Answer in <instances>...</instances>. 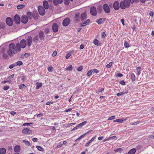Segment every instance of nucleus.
I'll return each mask as SVG.
<instances>
[{
    "label": "nucleus",
    "instance_id": "e433bc0d",
    "mask_svg": "<svg viewBox=\"0 0 154 154\" xmlns=\"http://www.w3.org/2000/svg\"><path fill=\"white\" fill-rule=\"evenodd\" d=\"M32 17L35 20H37L38 19L39 16L38 14H34Z\"/></svg>",
    "mask_w": 154,
    "mask_h": 154
},
{
    "label": "nucleus",
    "instance_id": "de8ad7c7",
    "mask_svg": "<svg viewBox=\"0 0 154 154\" xmlns=\"http://www.w3.org/2000/svg\"><path fill=\"white\" fill-rule=\"evenodd\" d=\"M71 54L70 53L67 54L65 56V58L67 59H68L70 56Z\"/></svg>",
    "mask_w": 154,
    "mask_h": 154
},
{
    "label": "nucleus",
    "instance_id": "864d4df0",
    "mask_svg": "<svg viewBox=\"0 0 154 154\" xmlns=\"http://www.w3.org/2000/svg\"><path fill=\"white\" fill-rule=\"evenodd\" d=\"M106 33L104 32H103L101 33V37L102 38H104L106 36Z\"/></svg>",
    "mask_w": 154,
    "mask_h": 154
},
{
    "label": "nucleus",
    "instance_id": "6ab92c4d",
    "mask_svg": "<svg viewBox=\"0 0 154 154\" xmlns=\"http://www.w3.org/2000/svg\"><path fill=\"white\" fill-rule=\"evenodd\" d=\"M54 5L55 6L57 5L58 4H61L63 2V0H53Z\"/></svg>",
    "mask_w": 154,
    "mask_h": 154
},
{
    "label": "nucleus",
    "instance_id": "1a4fd4ad",
    "mask_svg": "<svg viewBox=\"0 0 154 154\" xmlns=\"http://www.w3.org/2000/svg\"><path fill=\"white\" fill-rule=\"evenodd\" d=\"M20 20L22 23L26 24L28 21V17L25 15L21 17Z\"/></svg>",
    "mask_w": 154,
    "mask_h": 154
},
{
    "label": "nucleus",
    "instance_id": "3c124183",
    "mask_svg": "<svg viewBox=\"0 0 154 154\" xmlns=\"http://www.w3.org/2000/svg\"><path fill=\"white\" fill-rule=\"evenodd\" d=\"M62 143L61 142H60V143H58L57 146V148H60L62 146Z\"/></svg>",
    "mask_w": 154,
    "mask_h": 154
},
{
    "label": "nucleus",
    "instance_id": "412c9836",
    "mask_svg": "<svg viewBox=\"0 0 154 154\" xmlns=\"http://www.w3.org/2000/svg\"><path fill=\"white\" fill-rule=\"evenodd\" d=\"M94 44L97 46H100L102 45V44L97 39H95L93 41Z\"/></svg>",
    "mask_w": 154,
    "mask_h": 154
},
{
    "label": "nucleus",
    "instance_id": "338daca9",
    "mask_svg": "<svg viewBox=\"0 0 154 154\" xmlns=\"http://www.w3.org/2000/svg\"><path fill=\"white\" fill-rule=\"evenodd\" d=\"M110 139H111L112 140H114V139L116 140L117 138V137L115 136H112L111 137H110Z\"/></svg>",
    "mask_w": 154,
    "mask_h": 154
},
{
    "label": "nucleus",
    "instance_id": "4be33fe9",
    "mask_svg": "<svg viewBox=\"0 0 154 154\" xmlns=\"http://www.w3.org/2000/svg\"><path fill=\"white\" fill-rule=\"evenodd\" d=\"M90 21L89 19L87 20L85 22L82 23H80V26H85L88 25L90 22Z\"/></svg>",
    "mask_w": 154,
    "mask_h": 154
},
{
    "label": "nucleus",
    "instance_id": "6e6d98bb",
    "mask_svg": "<svg viewBox=\"0 0 154 154\" xmlns=\"http://www.w3.org/2000/svg\"><path fill=\"white\" fill-rule=\"evenodd\" d=\"M25 86V85L24 84H21L20 85V87H19V88L20 89H23V88H24Z\"/></svg>",
    "mask_w": 154,
    "mask_h": 154
},
{
    "label": "nucleus",
    "instance_id": "0e129e2a",
    "mask_svg": "<svg viewBox=\"0 0 154 154\" xmlns=\"http://www.w3.org/2000/svg\"><path fill=\"white\" fill-rule=\"evenodd\" d=\"M116 76L119 77H121L123 76V75L120 73H118L116 75Z\"/></svg>",
    "mask_w": 154,
    "mask_h": 154
},
{
    "label": "nucleus",
    "instance_id": "f704fd0d",
    "mask_svg": "<svg viewBox=\"0 0 154 154\" xmlns=\"http://www.w3.org/2000/svg\"><path fill=\"white\" fill-rule=\"evenodd\" d=\"M25 6L24 5H19L17 6V8L18 9H20L23 8Z\"/></svg>",
    "mask_w": 154,
    "mask_h": 154
},
{
    "label": "nucleus",
    "instance_id": "79ce46f5",
    "mask_svg": "<svg viewBox=\"0 0 154 154\" xmlns=\"http://www.w3.org/2000/svg\"><path fill=\"white\" fill-rule=\"evenodd\" d=\"M124 46L126 48H128L130 47L129 44L126 41L124 43Z\"/></svg>",
    "mask_w": 154,
    "mask_h": 154
},
{
    "label": "nucleus",
    "instance_id": "13d9d810",
    "mask_svg": "<svg viewBox=\"0 0 154 154\" xmlns=\"http://www.w3.org/2000/svg\"><path fill=\"white\" fill-rule=\"evenodd\" d=\"M115 116H112L109 118L108 120H113L115 118Z\"/></svg>",
    "mask_w": 154,
    "mask_h": 154
},
{
    "label": "nucleus",
    "instance_id": "7ed1b4c3",
    "mask_svg": "<svg viewBox=\"0 0 154 154\" xmlns=\"http://www.w3.org/2000/svg\"><path fill=\"white\" fill-rule=\"evenodd\" d=\"M38 10L40 14L42 16L44 15L45 13L44 8L42 5L38 6Z\"/></svg>",
    "mask_w": 154,
    "mask_h": 154
},
{
    "label": "nucleus",
    "instance_id": "cd10ccee",
    "mask_svg": "<svg viewBox=\"0 0 154 154\" xmlns=\"http://www.w3.org/2000/svg\"><path fill=\"white\" fill-rule=\"evenodd\" d=\"M6 152V150L4 148H2L0 149V154H5Z\"/></svg>",
    "mask_w": 154,
    "mask_h": 154
},
{
    "label": "nucleus",
    "instance_id": "f03ea898",
    "mask_svg": "<svg viewBox=\"0 0 154 154\" xmlns=\"http://www.w3.org/2000/svg\"><path fill=\"white\" fill-rule=\"evenodd\" d=\"M130 4L128 0H123L120 3V7L122 9L128 8L130 6Z\"/></svg>",
    "mask_w": 154,
    "mask_h": 154
},
{
    "label": "nucleus",
    "instance_id": "a878e982",
    "mask_svg": "<svg viewBox=\"0 0 154 154\" xmlns=\"http://www.w3.org/2000/svg\"><path fill=\"white\" fill-rule=\"evenodd\" d=\"M103 7L100 5L98 6L97 10L99 13H101L103 12Z\"/></svg>",
    "mask_w": 154,
    "mask_h": 154
},
{
    "label": "nucleus",
    "instance_id": "7c9ffc66",
    "mask_svg": "<svg viewBox=\"0 0 154 154\" xmlns=\"http://www.w3.org/2000/svg\"><path fill=\"white\" fill-rule=\"evenodd\" d=\"M5 24L4 23L1 22L0 23V28L2 29H4L5 27Z\"/></svg>",
    "mask_w": 154,
    "mask_h": 154
},
{
    "label": "nucleus",
    "instance_id": "a211bd4d",
    "mask_svg": "<svg viewBox=\"0 0 154 154\" xmlns=\"http://www.w3.org/2000/svg\"><path fill=\"white\" fill-rule=\"evenodd\" d=\"M87 18V16L86 13L84 12L82 14L81 16V20L82 21H83Z\"/></svg>",
    "mask_w": 154,
    "mask_h": 154
},
{
    "label": "nucleus",
    "instance_id": "ddd939ff",
    "mask_svg": "<svg viewBox=\"0 0 154 154\" xmlns=\"http://www.w3.org/2000/svg\"><path fill=\"white\" fill-rule=\"evenodd\" d=\"M26 41L27 42L28 46V47H30L32 42V37L30 36H28L27 38L26 39Z\"/></svg>",
    "mask_w": 154,
    "mask_h": 154
},
{
    "label": "nucleus",
    "instance_id": "2eb2a0df",
    "mask_svg": "<svg viewBox=\"0 0 154 154\" xmlns=\"http://www.w3.org/2000/svg\"><path fill=\"white\" fill-rule=\"evenodd\" d=\"M106 20V18L103 17L97 19L96 22L99 24H103Z\"/></svg>",
    "mask_w": 154,
    "mask_h": 154
},
{
    "label": "nucleus",
    "instance_id": "bb28decb",
    "mask_svg": "<svg viewBox=\"0 0 154 154\" xmlns=\"http://www.w3.org/2000/svg\"><path fill=\"white\" fill-rule=\"evenodd\" d=\"M136 70L137 72V75H139L140 74L141 71V67L140 66L137 67L136 68Z\"/></svg>",
    "mask_w": 154,
    "mask_h": 154
},
{
    "label": "nucleus",
    "instance_id": "8fccbe9b",
    "mask_svg": "<svg viewBox=\"0 0 154 154\" xmlns=\"http://www.w3.org/2000/svg\"><path fill=\"white\" fill-rule=\"evenodd\" d=\"M53 68L52 67L50 66L48 68V70L49 72H52Z\"/></svg>",
    "mask_w": 154,
    "mask_h": 154
},
{
    "label": "nucleus",
    "instance_id": "4468645a",
    "mask_svg": "<svg viewBox=\"0 0 154 154\" xmlns=\"http://www.w3.org/2000/svg\"><path fill=\"white\" fill-rule=\"evenodd\" d=\"M80 14L79 13H78L75 14L74 17L75 20V22H77L79 21L80 20Z\"/></svg>",
    "mask_w": 154,
    "mask_h": 154
},
{
    "label": "nucleus",
    "instance_id": "58836bf2",
    "mask_svg": "<svg viewBox=\"0 0 154 154\" xmlns=\"http://www.w3.org/2000/svg\"><path fill=\"white\" fill-rule=\"evenodd\" d=\"M127 92H120V93H117L116 94V95L117 96L119 97L120 96L122 95L123 94H127Z\"/></svg>",
    "mask_w": 154,
    "mask_h": 154
},
{
    "label": "nucleus",
    "instance_id": "f8f14e48",
    "mask_svg": "<svg viewBox=\"0 0 154 154\" xmlns=\"http://www.w3.org/2000/svg\"><path fill=\"white\" fill-rule=\"evenodd\" d=\"M20 47L23 48H25L26 45V41L25 39H22L20 42Z\"/></svg>",
    "mask_w": 154,
    "mask_h": 154
},
{
    "label": "nucleus",
    "instance_id": "774afa93",
    "mask_svg": "<svg viewBox=\"0 0 154 154\" xmlns=\"http://www.w3.org/2000/svg\"><path fill=\"white\" fill-rule=\"evenodd\" d=\"M57 54V52L56 51H54L52 54V56L54 57Z\"/></svg>",
    "mask_w": 154,
    "mask_h": 154
},
{
    "label": "nucleus",
    "instance_id": "603ef678",
    "mask_svg": "<svg viewBox=\"0 0 154 154\" xmlns=\"http://www.w3.org/2000/svg\"><path fill=\"white\" fill-rule=\"evenodd\" d=\"M9 88V86L6 85L5 86L4 88L3 89L5 91L8 90Z\"/></svg>",
    "mask_w": 154,
    "mask_h": 154
},
{
    "label": "nucleus",
    "instance_id": "69168bd1",
    "mask_svg": "<svg viewBox=\"0 0 154 154\" xmlns=\"http://www.w3.org/2000/svg\"><path fill=\"white\" fill-rule=\"evenodd\" d=\"M3 57L5 59H7L8 57V55L6 54H3Z\"/></svg>",
    "mask_w": 154,
    "mask_h": 154
},
{
    "label": "nucleus",
    "instance_id": "c756f323",
    "mask_svg": "<svg viewBox=\"0 0 154 154\" xmlns=\"http://www.w3.org/2000/svg\"><path fill=\"white\" fill-rule=\"evenodd\" d=\"M38 36L37 35L34 37L33 38V42L37 43L38 42Z\"/></svg>",
    "mask_w": 154,
    "mask_h": 154
},
{
    "label": "nucleus",
    "instance_id": "f257e3e1",
    "mask_svg": "<svg viewBox=\"0 0 154 154\" xmlns=\"http://www.w3.org/2000/svg\"><path fill=\"white\" fill-rule=\"evenodd\" d=\"M9 50L8 51V55L11 56L12 54H16L17 53L15 45L13 43L10 44L9 45Z\"/></svg>",
    "mask_w": 154,
    "mask_h": 154
},
{
    "label": "nucleus",
    "instance_id": "37998d69",
    "mask_svg": "<svg viewBox=\"0 0 154 154\" xmlns=\"http://www.w3.org/2000/svg\"><path fill=\"white\" fill-rule=\"evenodd\" d=\"M16 63L17 66H20L22 65L23 64L22 62L20 61H19L16 62Z\"/></svg>",
    "mask_w": 154,
    "mask_h": 154
},
{
    "label": "nucleus",
    "instance_id": "473e14b6",
    "mask_svg": "<svg viewBox=\"0 0 154 154\" xmlns=\"http://www.w3.org/2000/svg\"><path fill=\"white\" fill-rule=\"evenodd\" d=\"M42 86V83H39L38 84H37V85H36L35 87L36 89H38L40 87H41Z\"/></svg>",
    "mask_w": 154,
    "mask_h": 154
},
{
    "label": "nucleus",
    "instance_id": "5fc2aeb1",
    "mask_svg": "<svg viewBox=\"0 0 154 154\" xmlns=\"http://www.w3.org/2000/svg\"><path fill=\"white\" fill-rule=\"evenodd\" d=\"M69 0H65L64 2V3L65 5H68L69 4Z\"/></svg>",
    "mask_w": 154,
    "mask_h": 154
},
{
    "label": "nucleus",
    "instance_id": "49530a36",
    "mask_svg": "<svg viewBox=\"0 0 154 154\" xmlns=\"http://www.w3.org/2000/svg\"><path fill=\"white\" fill-rule=\"evenodd\" d=\"M83 69V66H81L79 67L78 68L77 70L78 71L80 72Z\"/></svg>",
    "mask_w": 154,
    "mask_h": 154
},
{
    "label": "nucleus",
    "instance_id": "5701e85b",
    "mask_svg": "<svg viewBox=\"0 0 154 154\" xmlns=\"http://www.w3.org/2000/svg\"><path fill=\"white\" fill-rule=\"evenodd\" d=\"M20 150V146L18 145L15 146L14 148V151L15 152H18Z\"/></svg>",
    "mask_w": 154,
    "mask_h": 154
},
{
    "label": "nucleus",
    "instance_id": "6e6552de",
    "mask_svg": "<svg viewBox=\"0 0 154 154\" xmlns=\"http://www.w3.org/2000/svg\"><path fill=\"white\" fill-rule=\"evenodd\" d=\"M6 24L9 26H11L13 24V21L12 19L10 17H8L6 19Z\"/></svg>",
    "mask_w": 154,
    "mask_h": 154
},
{
    "label": "nucleus",
    "instance_id": "c03bdc74",
    "mask_svg": "<svg viewBox=\"0 0 154 154\" xmlns=\"http://www.w3.org/2000/svg\"><path fill=\"white\" fill-rule=\"evenodd\" d=\"M112 62H111L110 63H109V64H107L106 65V66L107 68H110L111 66L112 65Z\"/></svg>",
    "mask_w": 154,
    "mask_h": 154
},
{
    "label": "nucleus",
    "instance_id": "4d7b16f0",
    "mask_svg": "<svg viewBox=\"0 0 154 154\" xmlns=\"http://www.w3.org/2000/svg\"><path fill=\"white\" fill-rule=\"evenodd\" d=\"M6 80H7L8 81V82H9V83H11L12 81H11V79L9 77V76L8 78H7V79H6Z\"/></svg>",
    "mask_w": 154,
    "mask_h": 154
},
{
    "label": "nucleus",
    "instance_id": "0eeeda50",
    "mask_svg": "<svg viewBox=\"0 0 154 154\" xmlns=\"http://www.w3.org/2000/svg\"><path fill=\"white\" fill-rule=\"evenodd\" d=\"M22 132L23 134H32V131L29 128H25L22 130Z\"/></svg>",
    "mask_w": 154,
    "mask_h": 154
},
{
    "label": "nucleus",
    "instance_id": "052dcab7",
    "mask_svg": "<svg viewBox=\"0 0 154 154\" xmlns=\"http://www.w3.org/2000/svg\"><path fill=\"white\" fill-rule=\"evenodd\" d=\"M120 83L123 85H125V83L123 80L121 81L120 82Z\"/></svg>",
    "mask_w": 154,
    "mask_h": 154
},
{
    "label": "nucleus",
    "instance_id": "dca6fc26",
    "mask_svg": "<svg viewBox=\"0 0 154 154\" xmlns=\"http://www.w3.org/2000/svg\"><path fill=\"white\" fill-rule=\"evenodd\" d=\"M119 5L118 1H115L114 2L113 7L115 9L118 10L119 8Z\"/></svg>",
    "mask_w": 154,
    "mask_h": 154
},
{
    "label": "nucleus",
    "instance_id": "393cba45",
    "mask_svg": "<svg viewBox=\"0 0 154 154\" xmlns=\"http://www.w3.org/2000/svg\"><path fill=\"white\" fill-rule=\"evenodd\" d=\"M136 151L135 148H133L131 149L128 152V154H134Z\"/></svg>",
    "mask_w": 154,
    "mask_h": 154
},
{
    "label": "nucleus",
    "instance_id": "9b49d317",
    "mask_svg": "<svg viewBox=\"0 0 154 154\" xmlns=\"http://www.w3.org/2000/svg\"><path fill=\"white\" fill-rule=\"evenodd\" d=\"M52 29L53 31L55 32H57L58 30V25L56 23H54L52 25Z\"/></svg>",
    "mask_w": 154,
    "mask_h": 154
},
{
    "label": "nucleus",
    "instance_id": "b1692460",
    "mask_svg": "<svg viewBox=\"0 0 154 154\" xmlns=\"http://www.w3.org/2000/svg\"><path fill=\"white\" fill-rule=\"evenodd\" d=\"M95 138V136L93 137L92 139H91L90 140H89L88 142L86 143V144H85V146L86 147L89 146L90 143L94 140Z\"/></svg>",
    "mask_w": 154,
    "mask_h": 154
},
{
    "label": "nucleus",
    "instance_id": "ea45409f",
    "mask_svg": "<svg viewBox=\"0 0 154 154\" xmlns=\"http://www.w3.org/2000/svg\"><path fill=\"white\" fill-rule=\"evenodd\" d=\"M66 70L69 71H71L72 70V65H69V66L66 68Z\"/></svg>",
    "mask_w": 154,
    "mask_h": 154
},
{
    "label": "nucleus",
    "instance_id": "aec40b11",
    "mask_svg": "<svg viewBox=\"0 0 154 154\" xmlns=\"http://www.w3.org/2000/svg\"><path fill=\"white\" fill-rule=\"evenodd\" d=\"M43 5L44 8L45 9H48L49 8V5L48 2L47 1H44L43 2Z\"/></svg>",
    "mask_w": 154,
    "mask_h": 154
},
{
    "label": "nucleus",
    "instance_id": "c85d7f7f",
    "mask_svg": "<svg viewBox=\"0 0 154 154\" xmlns=\"http://www.w3.org/2000/svg\"><path fill=\"white\" fill-rule=\"evenodd\" d=\"M131 78L132 81L133 82L136 80V76L133 73H131Z\"/></svg>",
    "mask_w": 154,
    "mask_h": 154
},
{
    "label": "nucleus",
    "instance_id": "2f4dec72",
    "mask_svg": "<svg viewBox=\"0 0 154 154\" xmlns=\"http://www.w3.org/2000/svg\"><path fill=\"white\" fill-rule=\"evenodd\" d=\"M27 16L29 18L31 19L33 16L32 13L30 11L27 12Z\"/></svg>",
    "mask_w": 154,
    "mask_h": 154
},
{
    "label": "nucleus",
    "instance_id": "423d86ee",
    "mask_svg": "<svg viewBox=\"0 0 154 154\" xmlns=\"http://www.w3.org/2000/svg\"><path fill=\"white\" fill-rule=\"evenodd\" d=\"M70 23V20L67 17L65 18L63 21V25L64 26H68Z\"/></svg>",
    "mask_w": 154,
    "mask_h": 154
},
{
    "label": "nucleus",
    "instance_id": "f3484780",
    "mask_svg": "<svg viewBox=\"0 0 154 154\" xmlns=\"http://www.w3.org/2000/svg\"><path fill=\"white\" fill-rule=\"evenodd\" d=\"M38 36L40 39L42 40H44L45 37V35L44 32L41 31L38 33Z\"/></svg>",
    "mask_w": 154,
    "mask_h": 154
},
{
    "label": "nucleus",
    "instance_id": "72a5a7b5",
    "mask_svg": "<svg viewBox=\"0 0 154 154\" xmlns=\"http://www.w3.org/2000/svg\"><path fill=\"white\" fill-rule=\"evenodd\" d=\"M87 122L86 121H84V122H83L79 124V126L81 128L82 127L83 125H85L86 124Z\"/></svg>",
    "mask_w": 154,
    "mask_h": 154
},
{
    "label": "nucleus",
    "instance_id": "c9c22d12",
    "mask_svg": "<svg viewBox=\"0 0 154 154\" xmlns=\"http://www.w3.org/2000/svg\"><path fill=\"white\" fill-rule=\"evenodd\" d=\"M23 143H25V144L28 145V146H31V144L28 141H26L25 140H23Z\"/></svg>",
    "mask_w": 154,
    "mask_h": 154
},
{
    "label": "nucleus",
    "instance_id": "4c0bfd02",
    "mask_svg": "<svg viewBox=\"0 0 154 154\" xmlns=\"http://www.w3.org/2000/svg\"><path fill=\"white\" fill-rule=\"evenodd\" d=\"M37 149L39 151H43L44 150V149L41 146H36Z\"/></svg>",
    "mask_w": 154,
    "mask_h": 154
},
{
    "label": "nucleus",
    "instance_id": "bf43d9fd",
    "mask_svg": "<svg viewBox=\"0 0 154 154\" xmlns=\"http://www.w3.org/2000/svg\"><path fill=\"white\" fill-rule=\"evenodd\" d=\"M49 29L48 28H46L45 30V33L46 34L48 33L49 32Z\"/></svg>",
    "mask_w": 154,
    "mask_h": 154
},
{
    "label": "nucleus",
    "instance_id": "680f3d73",
    "mask_svg": "<svg viewBox=\"0 0 154 154\" xmlns=\"http://www.w3.org/2000/svg\"><path fill=\"white\" fill-rule=\"evenodd\" d=\"M122 150V148H118V149H116L115 150V151L116 152H117L119 151H121V150Z\"/></svg>",
    "mask_w": 154,
    "mask_h": 154
},
{
    "label": "nucleus",
    "instance_id": "a19ab883",
    "mask_svg": "<svg viewBox=\"0 0 154 154\" xmlns=\"http://www.w3.org/2000/svg\"><path fill=\"white\" fill-rule=\"evenodd\" d=\"M92 72H93V71L92 70H89L87 72V75L88 76H91L92 74Z\"/></svg>",
    "mask_w": 154,
    "mask_h": 154
},
{
    "label": "nucleus",
    "instance_id": "09e8293b",
    "mask_svg": "<svg viewBox=\"0 0 154 154\" xmlns=\"http://www.w3.org/2000/svg\"><path fill=\"white\" fill-rule=\"evenodd\" d=\"M125 119H117L118 122L119 123H122L124 121Z\"/></svg>",
    "mask_w": 154,
    "mask_h": 154
},
{
    "label": "nucleus",
    "instance_id": "e2e57ef3",
    "mask_svg": "<svg viewBox=\"0 0 154 154\" xmlns=\"http://www.w3.org/2000/svg\"><path fill=\"white\" fill-rule=\"evenodd\" d=\"M104 90V89L103 88H102L100 89H99L98 90L97 93H99L100 92H101L102 91H103Z\"/></svg>",
    "mask_w": 154,
    "mask_h": 154
},
{
    "label": "nucleus",
    "instance_id": "a18cd8bd",
    "mask_svg": "<svg viewBox=\"0 0 154 154\" xmlns=\"http://www.w3.org/2000/svg\"><path fill=\"white\" fill-rule=\"evenodd\" d=\"M16 46L17 49H20V45L19 43H17L16 44Z\"/></svg>",
    "mask_w": 154,
    "mask_h": 154
},
{
    "label": "nucleus",
    "instance_id": "9d476101",
    "mask_svg": "<svg viewBox=\"0 0 154 154\" xmlns=\"http://www.w3.org/2000/svg\"><path fill=\"white\" fill-rule=\"evenodd\" d=\"M20 18L18 14H16L14 17V21L17 24H19L20 23Z\"/></svg>",
    "mask_w": 154,
    "mask_h": 154
},
{
    "label": "nucleus",
    "instance_id": "39448f33",
    "mask_svg": "<svg viewBox=\"0 0 154 154\" xmlns=\"http://www.w3.org/2000/svg\"><path fill=\"white\" fill-rule=\"evenodd\" d=\"M103 8L105 13L109 14L110 12V8L107 4H104L103 6Z\"/></svg>",
    "mask_w": 154,
    "mask_h": 154
},
{
    "label": "nucleus",
    "instance_id": "20e7f679",
    "mask_svg": "<svg viewBox=\"0 0 154 154\" xmlns=\"http://www.w3.org/2000/svg\"><path fill=\"white\" fill-rule=\"evenodd\" d=\"M90 13L91 15L93 16H96L97 14L96 8L94 6L91 7L90 8Z\"/></svg>",
    "mask_w": 154,
    "mask_h": 154
}]
</instances>
